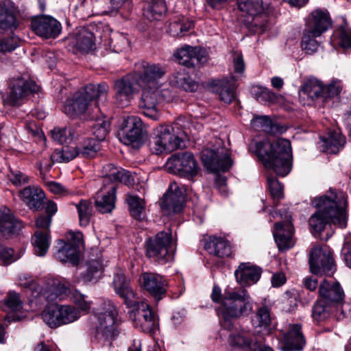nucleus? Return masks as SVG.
<instances>
[{"mask_svg": "<svg viewBox=\"0 0 351 351\" xmlns=\"http://www.w3.org/2000/svg\"><path fill=\"white\" fill-rule=\"evenodd\" d=\"M324 86L317 79H309L302 86V92L312 100L322 98Z\"/></svg>", "mask_w": 351, "mask_h": 351, "instance_id": "obj_46", "label": "nucleus"}, {"mask_svg": "<svg viewBox=\"0 0 351 351\" xmlns=\"http://www.w3.org/2000/svg\"><path fill=\"white\" fill-rule=\"evenodd\" d=\"M76 132L72 127L55 128L51 131V137L60 144L70 143L75 138Z\"/></svg>", "mask_w": 351, "mask_h": 351, "instance_id": "obj_48", "label": "nucleus"}, {"mask_svg": "<svg viewBox=\"0 0 351 351\" xmlns=\"http://www.w3.org/2000/svg\"><path fill=\"white\" fill-rule=\"evenodd\" d=\"M321 300L337 307L344 298V292L338 282L324 280L319 287Z\"/></svg>", "mask_w": 351, "mask_h": 351, "instance_id": "obj_26", "label": "nucleus"}, {"mask_svg": "<svg viewBox=\"0 0 351 351\" xmlns=\"http://www.w3.org/2000/svg\"><path fill=\"white\" fill-rule=\"evenodd\" d=\"M110 122L108 120L99 119L93 125V134L95 136L96 141L99 143L105 140L109 132Z\"/></svg>", "mask_w": 351, "mask_h": 351, "instance_id": "obj_54", "label": "nucleus"}, {"mask_svg": "<svg viewBox=\"0 0 351 351\" xmlns=\"http://www.w3.org/2000/svg\"><path fill=\"white\" fill-rule=\"evenodd\" d=\"M66 243H71L78 251L84 247L83 235L80 232L70 231L66 234Z\"/></svg>", "mask_w": 351, "mask_h": 351, "instance_id": "obj_63", "label": "nucleus"}, {"mask_svg": "<svg viewBox=\"0 0 351 351\" xmlns=\"http://www.w3.org/2000/svg\"><path fill=\"white\" fill-rule=\"evenodd\" d=\"M331 26V20L328 12L320 9L313 11L306 23L304 29L312 32L315 36H321Z\"/></svg>", "mask_w": 351, "mask_h": 351, "instance_id": "obj_27", "label": "nucleus"}, {"mask_svg": "<svg viewBox=\"0 0 351 351\" xmlns=\"http://www.w3.org/2000/svg\"><path fill=\"white\" fill-rule=\"evenodd\" d=\"M252 308V300L245 289H226L222 304L217 310L221 325L227 330H231L233 322L249 315Z\"/></svg>", "mask_w": 351, "mask_h": 351, "instance_id": "obj_4", "label": "nucleus"}, {"mask_svg": "<svg viewBox=\"0 0 351 351\" xmlns=\"http://www.w3.org/2000/svg\"><path fill=\"white\" fill-rule=\"evenodd\" d=\"M283 351H300L306 344V340L302 332V326L298 324L289 325L287 331L285 332L280 341Z\"/></svg>", "mask_w": 351, "mask_h": 351, "instance_id": "obj_22", "label": "nucleus"}, {"mask_svg": "<svg viewBox=\"0 0 351 351\" xmlns=\"http://www.w3.org/2000/svg\"><path fill=\"white\" fill-rule=\"evenodd\" d=\"M59 245L55 254L56 259L61 262H70L73 265H77L79 261L80 251L73 247L71 243H66L62 240L58 242Z\"/></svg>", "mask_w": 351, "mask_h": 351, "instance_id": "obj_39", "label": "nucleus"}, {"mask_svg": "<svg viewBox=\"0 0 351 351\" xmlns=\"http://www.w3.org/2000/svg\"><path fill=\"white\" fill-rule=\"evenodd\" d=\"M322 142L323 152L337 154L346 143V138L339 132L330 131L328 136H320Z\"/></svg>", "mask_w": 351, "mask_h": 351, "instance_id": "obj_37", "label": "nucleus"}, {"mask_svg": "<svg viewBox=\"0 0 351 351\" xmlns=\"http://www.w3.org/2000/svg\"><path fill=\"white\" fill-rule=\"evenodd\" d=\"M342 90V84L340 81L334 80L328 86H324L322 95L323 101L326 103L328 99L337 97Z\"/></svg>", "mask_w": 351, "mask_h": 351, "instance_id": "obj_57", "label": "nucleus"}, {"mask_svg": "<svg viewBox=\"0 0 351 351\" xmlns=\"http://www.w3.org/2000/svg\"><path fill=\"white\" fill-rule=\"evenodd\" d=\"M21 256V253H16L12 247L0 243V263L10 265L17 261Z\"/></svg>", "mask_w": 351, "mask_h": 351, "instance_id": "obj_55", "label": "nucleus"}, {"mask_svg": "<svg viewBox=\"0 0 351 351\" xmlns=\"http://www.w3.org/2000/svg\"><path fill=\"white\" fill-rule=\"evenodd\" d=\"M19 196L29 208L38 210L42 207L45 193L38 186H29L19 192Z\"/></svg>", "mask_w": 351, "mask_h": 351, "instance_id": "obj_35", "label": "nucleus"}, {"mask_svg": "<svg viewBox=\"0 0 351 351\" xmlns=\"http://www.w3.org/2000/svg\"><path fill=\"white\" fill-rule=\"evenodd\" d=\"M21 40L16 36H12L8 38L0 39V52H11L18 47Z\"/></svg>", "mask_w": 351, "mask_h": 351, "instance_id": "obj_60", "label": "nucleus"}, {"mask_svg": "<svg viewBox=\"0 0 351 351\" xmlns=\"http://www.w3.org/2000/svg\"><path fill=\"white\" fill-rule=\"evenodd\" d=\"M69 49L73 53H88L95 49L93 34L84 27L76 29L66 38Z\"/></svg>", "mask_w": 351, "mask_h": 351, "instance_id": "obj_16", "label": "nucleus"}, {"mask_svg": "<svg viewBox=\"0 0 351 351\" xmlns=\"http://www.w3.org/2000/svg\"><path fill=\"white\" fill-rule=\"evenodd\" d=\"M117 315L116 306L108 300H104L95 308V335L98 339L109 341L116 335Z\"/></svg>", "mask_w": 351, "mask_h": 351, "instance_id": "obj_6", "label": "nucleus"}, {"mask_svg": "<svg viewBox=\"0 0 351 351\" xmlns=\"http://www.w3.org/2000/svg\"><path fill=\"white\" fill-rule=\"evenodd\" d=\"M238 6L244 15L245 23L249 27H256L263 30L265 24L262 21V0H238Z\"/></svg>", "mask_w": 351, "mask_h": 351, "instance_id": "obj_17", "label": "nucleus"}, {"mask_svg": "<svg viewBox=\"0 0 351 351\" xmlns=\"http://www.w3.org/2000/svg\"><path fill=\"white\" fill-rule=\"evenodd\" d=\"M204 249L210 255L217 258L232 257V246L230 242L223 238L210 236L203 239Z\"/></svg>", "mask_w": 351, "mask_h": 351, "instance_id": "obj_25", "label": "nucleus"}, {"mask_svg": "<svg viewBox=\"0 0 351 351\" xmlns=\"http://www.w3.org/2000/svg\"><path fill=\"white\" fill-rule=\"evenodd\" d=\"M166 11L165 3L162 1L149 5L144 15L149 20H158Z\"/></svg>", "mask_w": 351, "mask_h": 351, "instance_id": "obj_56", "label": "nucleus"}, {"mask_svg": "<svg viewBox=\"0 0 351 351\" xmlns=\"http://www.w3.org/2000/svg\"><path fill=\"white\" fill-rule=\"evenodd\" d=\"M170 83L186 91L194 92L197 89V84L191 80L183 71L173 73L170 78Z\"/></svg>", "mask_w": 351, "mask_h": 351, "instance_id": "obj_44", "label": "nucleus"}, {"mask_svg": "<svg viewBox=\"0 0 351 351\" xmlns=\"http://www.w3.org/2000/svg\"><path fill=\"white\" fill-rule=\"evenodd\" d=\"M127 202L129 206V210L131 216L139 221L145 218V201L134 195H128Z\"/></svg>", "mask_w": 351, "mask_h": 351, "instance_id": "obj_42", "label": "nucleus"}, {"mask_svg": "<svg viewBox=\"0 0 351 351\" xmlns=\"http://www.w3.org/2000/svg\"><path fill=\"white\" fill-rule=\"evenodd\" d=\"M87 271L83 278L86 282H92L95 280L99 276L103 265L100 260H92L88 262Z\"/></svg>", "mask_w": 351, "mask_h": 351, "instance_id": "obj_53", "label": "nucleus"}, {"mask_svg": "<svg viewBox=\"0 0 351 351\" xmlns=\"http://www.w3.org/2000/svg\"><path fill=\"white\" fill-rule=\"evenodd\" d=\"M270 308L266 306L258 307L252 317V324L255 328H268L271 323Z\"/></svg>", "mask_w": 351, "mask_h": 351, "instance_id": "obj_45", "label": "nucleus"}, {"mask_svg": "<svg viewBox=\"0 0 351 351\" xmlns=\"http://www.w3.org/2000/svg\"><path fill=\"white\" fill-rule=\"evenodd\" d=\"M132 309L128 311L129 318L136 328L143 332H149L158 326V319L149 304L134 300L132 306H128Z\"/></svg>", "mask_w": 351, "mask_h": 351, "instance_id": "obj_9", "label": "nucleus"}, {"mask_svg": "<svg viewBox=\"0 0 351 351\" xmlns=\"http://www.w3.org/2000/svg\"><path fill=\"white\" fill-rule=\"evenodd\" d=\"M32 28L34 32L44 38H55L62 31L60 23L49 16H43L32 21Z\"/></svg>", "mask_w": 351, "mask_h": 351, "instance_id": "obj_21", "label": "nucleus"}, {"mask_svg": "<svg viewBox=\"0 0 351 351\" xmlns=\"http://www.w3.org/2000/svg\"><path fill=\"white\" fill-rule=\"evenodd\" d=\"M34 253L38 256H45L51 243V237L47 231H36L32 238Z\"/></svg>", "mask_w": 351, "mask_h": 351, "instance_id": "obj_41", "label": "nucleus"}, {"mask_svg": "<svg viewBox=\"0 0 351 351\" xmlns=\"http://www.w3.org/2000/svg\"><path fill=\"white\" fill-rule=\"evenodd\" d=\"M173 56L179 64L188 68H193L197 62V48L184 45L178 49Z\"/></svg>", "mask_w": 351, "mask_h": 351, "instance_id": "obj_38", "label": "nucleus"}, {"mask_svg": "<svg viewBox=\"0 0 351 351\" xmlns=\"http://www.w3.org/2000/svg\"><path fill=\"white\" fill-rule=\"evenodd\" d=\"M16 7L11 0L0 1V28L11 29L16 27Z\"/></svg>", "mask_w": 351, "mask_h": 351, "instance_id": "obj_33", "label": "nucleus"}, {"mask_svg": "<svg viewBox=\"0 0 351 351\" xmlns=\"http://www.w3.org/2000/svg\"><path fill=\"white\" fill-rule=\"evenodd\" d=\"M178 119L171 125H160L156 130L155 136L150 142V150L152 154L159 155L169 154L184 147V141H190L193 134L192 128H186Z\"/></svg>", "mask_w": 351, "mask_h": 351, "instance_id": "obj_3", "label": "nucleus"}, {"mask_svg": "<svg viewBox=\"0 0 351 351\" xmlns=\"http://www.w3.org/2000/svg\"><path fill=\"white\" fill-rule=\"evenodd\" d=\"M141 286L156 301L161 300L166 294L167 280L162 276L153 272H143L139 278Z\"/></svg>", "mask_w": 351, "mask_h": 351, "instance_id": "obj_19", "label": "nucleus"}, {"mask_svg": "<svg viewBox=\"0 0 351 351\" xmlns=\"http://www.w3.org/2000/svg\"><path fill=\"white\" fill-rule=\"evenodd\" d=\"M138 82L134 74H128L114 82V98L117 101L126 106L137 91Z\"/></svg>", "mask_w": 351, "mask_h": 351, "instance_id": "obj_18", "label": "nucleus"}, {"mask_svg": "<svg viewBox=\"0 0 351 351\" xmlns=\"http://www.w3.org/2000/svg\"><path fill=\"white\" fill-rule=\"evenodd\" d=\"M128 45V38L123 34L115 33L110 38L109 46L116 52H119Z\"/></svg>", "mask_w": 351, "mask_h": 351, "instance_id": "obj_61", "label": "nucleus"}, {"mask_svg": "<svg viewBox=\"0 0 351 351\" xmlns=\"http://www.w3.org/2000/svg\"><path fill=\"white\" fill-rule=\"evenodd\" d=\"M262 269L250 263H242L234 271L237 281L242 285H251L258 282Z\"/></svg>", "mask_w": 351, "mask_h": 351, "instance_id": "obj_30", "label": "nucleus"}, {"mask_svg": "<svg viewBox=\"0 0 351 351\" xmlns=\"http://www.w3.org/2000/svg\"><path fill=\"white\" fill-rule=\"evenodd\" d=\"M166 166L170 172L195 182L197 175V162L193 153L184 152L173 155L167 160Z\"/></svg>", "mask_w": 351, "mask_h": 351, "instance_id": "obj_8", "label": "nucleus"}, {"mask_svg": "<svg viewBox=\"0 0 351 351\" xmlns=\"http://www.w3.org/2000/svg\"><path fill=\"white\" fill-rule=\"evenodd\" d=\"M113 287L115 293L125 301L127 306H132L136 299V293L130 286V280L123 272L119 270L114 276Z\"/></svg>", "mask_w": 351, "mask_h": 351, "instance_id": "obj_28", "label": "nucleus"}, {"mask_svg": "<svg viewBox=\"0 0 351 351\" xmlns=\"http://www.w3.org/2000/svg\"><path fill=\"white\" fill-rule=\"evenodd\" d=\"M5 305L12 311H19L22 308L19 295L14 291L9 292L5 300Z\"/></svg>", "mask_w": 351, "mask_h": 351, "instance_id": "obj_62", "label": "nucleus"}, {"mask_svg": "<svg viewBox=\"0 0 351 351\" xmlns=\"http://www.w3.org/2000/svg\"><path fill=\"white\" fill-rule=\"evenodd\" d=\"M312 205L317 208V212L311 215L308 220L312 233L321 239H328L321 235L326 225L331 222L341 228L347 226V199L345 195L340 192L336 193L332 190L325 195L315 197Z\"/></svg>", "mask_w": 351, "mask_h": 351, "instance_id": "obj_1", "label": "nucleus"}, {"mask_svg": "<svg viewBox=\"0 0 351 351\" xmlns=\"http://www.w3.org/2000/svg\"><path fill=\"white\" fill-rule=\"evenodd\" d=\"M76 208L78 212L80 225L86 226L89 223L91 217L90 203L88 200H81L76 204Z\"/></svg>", "mask_w": 351, "mask_h": 351, "instance_id": "obj_52", "label": "nucleus"}, {"mask_svg": "<svg viewBox=\"0 0 351 351\" xmlns=\"http://www.w3.org/2000/svg\"><path fill=\"white\" fill-rule=\"evenodd\" d=\"M40 87L27 76L12 79L10 90L5 97L3 96L4 103L10 106L17 105L24 97L31 93H38Z\"/></svg>", "mask_w": 351, "mask_h": 351, "instance_id": "obj_14", "label": "nucleus"}, {"mask_svg": "<svg viewBox=\"0 0 351 351\" xmlns=\"http://www.w3.org/2000/svg\"><path fill=\"white\" fill-rule=\"evenodd\" d=\"M268 188L271 197L274 201H278L283 196V187L278 180L273 177L267 178Z\"/></svg>", "mask_w": 351, "mask_h": 351, "instance_id": "obj_58", "label": "nucleus"}, {"mask_svg": "<svg viewBox=\"0 0 351 351\" xmlns=\"http://www.w3.org/2000/svg\"><path fill=\"white\" fill-rule=\"evenodd\" d=\"M136 73L134 75L137 77L138 85L152 84L154 86L156 80L164 75L166 70L159 64L142 62L136 64Z\"/></svg>", "mask_w": 351, "mask_h": 351, "instance_id": "obj_23", "label": "nucleus"}, {"mask_svg": "<svg viewBox=\"0 0 351 351\" xmlns=\"http://www.w3.org/2000/svg\"><path fill=\"white\" fill-rule=\"evenodd\" d=\"M102 177L104 178V186L108 183L114 185V182H119L124 184L130 182V174L129 171L114 166L112 164L104 165L101 170Z\"/></svg>", "mask_w": 351, "mask_h": 351, "instance_id": "obj_32", "label": "nucleus"}, {"mask_svg": "<svg viewBox=\"0 0 351 351\" xmlns=\"http://www.w3.org/2000/svg\"><path fill=\"white\" fill-rule=\"evenodd\" d=\"M251 124L253 127L259 128L271 134H282L286 131V128L279 125L278 123H274L267 116H258L254 117L251 121Z\"/></svg>", "mask_w": 351, "mask_h": 351, "instance_id": "obj_40", "label": "nucleus"}, {"mask_svg": "<svg viewBox=\"0 0 351 351\" xmlns=\"http://www.w3.org/2000/svg\"><path fill=\"white\" fill-rule=\"evenodd\" d=\"M108 90L109 86L106 82L88 84L83 90L75 93L73 99L65 101L64 111L70 117L83 114L92 100L106 96Z\"/></svg>", "mask_w": 351, "mask_h": 351, "instance_id": "obj_5", "label": "nucleus"}, {"mask_svg": "<svg viewBox=\"0 0 351 351\" xmlns=\"http://www.w3.org/2000/svg\"><path fill=\"white\" fill-rule=\"evenodd\" d=\"M76 156H79L77 147H65L54 151L51 155V158L53 162H68Z\"/></svg>", "mask_w": 351, "mask_h": 351, "instance_id": "obj_50", "label": "nucleus"}, {"mask_svg": "<svg viewBox=\"0 0 351 351\" xmlns=\"http://www.w3.org/2000/svg\"><path fill=\"white\" fill-rule=\"evenodd\" d=\"M236 80L234 77L230 79L210 80L201 83V87L206 91L216 93L220 101L230 104L235 99Z\"/></svg>", "mask_w": 351, "mask_h": 351, "instance_id": "obj_15", "label": "nucleus"}, {"mask_svg": "<svg viewBox=\"0 0 351 351\" xmlns=\"http://www.w3.org/2000/svg\"><path fill=\"white\" fill-rule=\"evenodd\" d=\"M80 317V313L70 305L48 306L42 313L43 321L51 328L72 323Z\"/></svg>", "mask_w": 351, "mask_h": 351, "instance_id": "obj_11", "label": "nucleus"}, {"mask_svg": "<svg viewBox=\"0 0 351 351\" xmlns=\"http://www.w3.org/2000/svg\"><path fill=\"white\" fill-rule=\"evenodd\" d=\"M184 202L185 196L183 191L176 184H172L164 195L160 204L164 214L169 215L181 212Z\"/></svg>", "mask_w": 351, "mask_h": 351, "instance_id": "obj_20", "label": "nucleus"}, {"mask_svg": "<svg viewBox=\"0 0 351 351\" xmlns=\"http://www.w3.org/2000/svg\"><path fill=\"white\" fill-rule=\"evenodd\" d=\"M99 149L100 143L93 138H87L77 147L79 156L83 158L95 157Z\"/></svg>", "mask_w": 351, "mask_h": 351, "instance_id": "obj_49", "label": "nucleus"}, {"mask_svg": "<svg viewBox=\"0 0 351 351\" xmlns=\"http://www.w3.org/2000/svg\"><path fill=\"white\" fill-rule=\"evenodd\" d=\"M201 160L204 167L211 173L226 172L231 168L233 164L230 154L222 149H204Z\"/></svg>", "mask_w": 351, "mask_h": 351, "instance_id": "obj_13", "label": "nucleus"}, {"mask_svg": "<svg viewBox=\"0 0 351 351\" xmlns=\"http://www.w3.org/2000/svg\"><path fill=\"white\" fill-rule=\"evenodd\" d=\"M250 149L256 154L266 169L273 170L280 176H286L291 171V147L290 142L279 138L271 143L265 140L252 145Z\"/></svg>", "mask_w": 351, "mask_h": 351, "instance_id": "obj_2", "label": "nucleus"}, {"mask_svg": "<svg viewBox=\"0 0 351 351\" xmlns=\"http://www.w3.org/2000/svg\"><path fill=\"white\" fill-rule=\"evenodd\" d=\"M194 25L193 21L182 16L169 24L168 32L172 36L182 37L194 27Z\"/></svg>", "mask_w": 351, "mask_h": 351, "instance_id": "obj_43", "label": "nucleus"}, {"mask_svg": "<svg viewBox=\"0 0 351 351\" xmlns=\"http://www.w3.org/2000/svg\"><path fill=\"white\" fill-rule=\"evenodd\" d=\"M116 186L104 185L97 193L95 206L102 213H110L114 208Z\"/></svg>", "mask_w": 351, "mask_h": 351, "instance_id": "obj_31", "label": "nucleus"}, {"mask_svg": "<svg viewBox=\"0 0 351 351\" xmlns=\"http://www.w3.org/2000/svg\"><path fill=\"white\" fill-rule=\"evenodd\" d=\"M335 308L324 300H318L313 307L312 317L315 321H324L330 316Z\"/></svg>", "mask_w": 351, "mask_h": 351, "instance_id": "obj_47", "label": "nucleus"}, {"mask_svg": "<svg viewBox=\"0 0 351 351\" xmlns=\"http://www.w3.org/2000/svg\"><path fill=\"white\" fill-rule=\"evenodd\" d=\"M273 234L280 250H288L294 245L293 226L291 221L276 223Z\"/></svg>", "mask_w": 351, "mask_h": 351, "instance_id": "obj_29", "label": "nucleus"}, {"mask_svg": "<svg viewBox=\"0 0 351 351\" xmlns=\"http://www.w3.org/2000/svg\"><path fill=\"white\" fill-rule=\"evenodd\" d=\"M340 45L343 48L351 47V30L346 27L341 26L339 29Z\"/></svg>", "mask_w": 351, "mask_h": 351, "instance_id": "obj_64", "label": "nucleus"}, {"mask_svg": "<svg viewBox=\"0 0 351 351\" xmlns=\"http://www.w3.org/2000/svg\"><path fill=\"white\" fill-rule=\"evenodd\" d=\"M158 97L159 91L157 88L145 87L138 104L143 113L153 120H157L160 117Z\"/></svg>", "mask_w": 351, "mask_h": 351, "instance_id": "obj_24", "label": "nucleus"}, {"mask_svg": "<svg viewBox=\"0 0 351 351\" xmlns=\"http://www.w3.org/2000/svg\"><path fill=\"white\" fill-rule=\"evenodd\" d=\"M171 243L170 232H159L154 238H149L145 242L147 256L160 264H165L173 259V252L169 250Z\"/></svg>", "mask_w": 351, "mask_h": 351, "instance_id": "obj_7", "label": "nucleus"}, {"mask_svg": "<svg viewBox=\"0 0 351 351\" xmlns=\"http://www.w3.org/2000/svg\"><path fill=\"white\" fill-rule=\"evenodd\" d=\"M319 36H315L312 32L304 29L301 43L302 49L308 54H313L316 52L319 47V43L315 38Z\"/></svg>", "mask_w": 351, "mask_h": 351, "instance_id": "obj_51", "label": "nucleus"}, {"mask_svg": "<svg viewBox=\"0 0 351 351\" xmlns=\"http://www.w3.org/2000/svg\"><path fill=\"white\" fill-rule=\"evenodd\" d=\"M86 296L82 294L78 291H75L72 293V300L73 303L77 306L79 313L83 312L86 313L90 309L91 302L86 300Z\"/></svg>", "mask_w": 351, "mask_h": 351, "instance_id": "obj_59", "label": "nucleus"}, {"mask_svg": "<svg viewBox=\"0 0 351 351\" xmlns=\"http://www.w3.org/2000/svg\"><path fill=\"white\" fill-rule=\"evenodd\" d=\"M311 270L315 274L330 275L335 270L332 252L327 245L315 247L310 253Z\"/></svg>", "mask_w": 351, "mask_h": 351, "instance_id": "obj_12", "label": "nucleus"}, {"mask_svg": "<svg viewBox=\"0 0 351 351\" xmlns=\"http://www.w3.org/2000/svg\"><path fill=\"white\" fill-rule=\"evenodd\" d=\"M22 225L12 215L11 210L3 207L0 208V232L5 236L16 234Z\"/></svg>", "mask_w": 351, "mask_h": 351, "instance_id": "obj_34", "label": "nucleus"}, {"mask_svg": "<svg viewBox=\"0 0 351 351\" xmlns=\"http://www.w3.org/2000/svg\"><path fill=\"white\" fill-rule=\"evenodd\" d=\"M122 128L119 133L120 141L127 145L139 147L146 136V130L141 119L136 116H128L123 119Z\"/></svg>", "mask_w": 351, "mask_h": 351, "instance_id": "obj_10", "label": "nucleus"}, {"mask_svg": "<svg viewBox=\"0 0 351 351\" xmlns=\"http://www.w3.org/2000/svg\"><path fill=\"white\" fill-rule=\"evenodd\" d=\"M260 337L255 336L248 330L241 329L237 332H232L229 335L228 341L232 346L252 350L256 339Z\"/></svg>", "mask_w": 351, "mask_h": 351, "instance_id": "obj_36", "label": "nucleus"}]
</instances>
